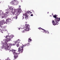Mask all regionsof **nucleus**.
Here are the masks:
<instances>
[{
  "instance_id": "f257e3e1",
  "label": "nucleus",
  "mask_w": 60,
  "mask_h": 60,
  "mask_svg": "<svg viewBox=\"0 0 60 60\" xmlns=\"http://www.w3.org/2000/svg\"><path fill=\"white\" fill-rule=\"evenodd\" d=\"M11 10H12V12L10 13L11 18H13L15 19H17L18 18V16L19 14H20V13L22 12L21 10H18V13H17V11L14 10L13 8H10Z\"/></svg>"
},
{
  "instance_id": "f03ea898",
  "label": "nucleus",
  "mask_w": 60,
  "mask_h": 60,
  "mask_svg": "<svg viewBox=\"0 0 60 60\" xmlns=\"http://www.w3.org/2000/svg\"><path fill=\"white\" fill-rule=\"evenodd\" d=\"M13 38L12 36H10L9 37V39L7 38L5 40V42H6L5 44V47L6 48L5 49L6 50H10V49H11V46H12V45L11 44H7V43L8 41H10Z\"/></svg>"
},
{
  "instance_id": "7ed1b4c3",
  "label": "nucleus",
  "mask_w": 60,
  "mask_h": 60,
  "mask_svg": "<svg viewBox=\"0 0 60 60\" xmlns=\"http://www.w3.org/2000/svg\"><path fill=\"white\" fill-rule=\"evenodd\" d=\"M52 16H53L54 18H55V20H53L52 23V24L54 26L56 25H57L58 24V21H60V18H58L57 17H56V16L54 15H53Z\"/></svg>"
},
{
  "instance_id": "20e7f679",
  "label": "nucleus",
  "mask_w": 60,
  "mask_h": 60,
  "mask_svg": "<svg viewBox=\"0 0 60 60\" xmlns=\"http://www.w3.org/2000/svg\"><path fill=\"white\" fill-rule=\"evenodd\" d=\"M10 51H11V52H12L13 53L14 55V57L16 59V58H17L18 57V54L17 53H16V51H15V50L12 49V50H10Z\"/></svg>"
},
{
  "instance_id": "39448f33",
  "label": "nucleus",
  "mask_w": 60,
  "mask_h": 60,
  "mask_svg": "<svg viewBox=\"0 0 60 60\" xmlns=\"http://www.w3.org/2000/svg\"><path fill=\"white\" fill-rule=\"evenodd\" d=\"M0 22L1 24H3L4 23L5 24L6 23L7 24H9V22H8V21L7 19H6L5 22L4 20H2V21H1Z\"/></svg>"
},
{
  "instance_id": "423d86ee",
  "label": "nucleus",
  "mask_w": 60,
  "mask_h": 60,
  "mask_svg": "<svg viewBox=\"0 0 60 60\" xmlns=\"http://www.w3.org/2000/svg\"><path fill=\"white\" fill-rule=\"evenodd\" d=\"M22 49H21V48H20L19 47L18 48V51L19 52H21V53H22L23 52V49L22 48H21Z\"/></svg>"
},
{
  "instance_id": "0eeeda50",
  "label": "nucleus",
  "mask_w": 60,
  "mask_h": 60,
  "mask_svg": "<svg viewBox=\"0 0 60 60\" xmlns=\"http://www.w3.org/2000/svg\"><path fill=\"white\" fill-rule=\"evenodd\" d=\"M20 48H23V45L22 44V43H21L20 45Z\"/></svg>"
},
{
  "instance_id": "6e6552de",
  "label": "nucleus",
  "mask_w": 60,
  "mask_h": 60,
  "mask_svg": "<svg viewBox=\"0 0 60 60\" xmlns=\"http://www.w3.org/2000/svg\"><path fill=\"white\" fill-rule=\"evenodd\" d=\"M29 43H28L26 44H25L23 46V48L24 47H25V46H28V45H29Z\"/></svg>"
},
{
  "instance_id": "1a4fd4ad",
  "label": "nucleus",
  "mask_w": 60,
  "mask_h": 60,
  "mask_svg": "<svg viewBox=\"0 0 60 60\" xmlns=\"http://www.w3.org/2000/svg\"><path fill=\"white\" fill-rule=\"evenodd\" d=\"M3 16H4V17H7L8 15L6 14V13H5L3 15Z\"/></svg>"
},
{
  "instance_id": "9d476101",
  "label": "nucleus",
  "mask_w": 60,
  "mask_h": 60,
  "mask_svg": "<svg viewBox=\"0 0 60 60\" xmlns=\"http://www.w3.org/2000/svg\"><path fill=\"white\" fill-rule=\"evenodd\" d=\"M26 28H29L30 26L28 25L27 24H26Z\"/></svg>"
},
{
  "instance_id": "9b49d317",
  "label": "nucleus",
  "mask_w": 60,
  "mask_h": 60,
  "mask_svg": "<svg viewBox=\"0 0 60 60\" xmlns=\"http://www.w3.org/2000/svg\"><path fill=\"white\" fill-rule=\"evenodd\" d=\"M13 4H16L17 3V2L16 1H12Z\"/></svg>"
},
{
  "instance_id": "f8f14e48",
  "label": "nucleus",
  "mask_w": 60,
  "mask_h": 60,
  "mask_svg": "<svg viewBox=\"0 0 60 60\" xmlns=\"http://www.w3.org/2000/svg\"><path fill=\"white\" fill-rule=\"evenodd\" d=\"M10 36H12H12H10L9 37V36H6L5 38H7V39H9V37H10Z\"/></svg>"
},
{
  "instance_id": "ddd939ff",
  "label": "nucleus",
  "mask_w": 60,
  "mask_h": 60,
  "mask_svg": "<svg viewBox=\"0 0 60 60\" xmlns=\"http://www.w3.org/2000/svg\"><path fill=\"white\" fill-rule=\"evenodd\" d=\"M17 42H15V43H13V44H12V45H15L16 44H17Z\"/></svg>"
},
{
  "instance_id": "4468645a",
  "label": "nucleus",
  "mask_w": 60,
  "mask_h": 60,
  "mask_svg": "<svg viewBox=\"0 0 60 60\" xmlns=\"http://www.w3.org/2000/svg\"><path fill=\"white\" fill-rule=\"evenodd\" d=\"M29 28H26V29L25 30V31H29Z\"/></svg>"
},
{
  "instance_id": "2eb2a0df",
  "label": "nucleus",
  "mask_w": 60,
  "mask_h": 60,
  "mask_svg": "<svg viewBox=\"0 0 60 60\" xmlns=\"http://www.w3.org/2000/svg\"><path fill=\"white\" fill-rule=\"evenodd\" d=\"M42 32H43V33H44V32H46V30H45L42 29Z\"/></svg>"
},
{
  "instance_id": "dca6fc26",
  "label": "nucleus",
  "mask_w": 60,
  "mask_h": 60,
  "mask_svg": "<svg viewBox=\"0 0 60 60\" xmlns=\"http://www.w3.org/2000/svg\"><path fill=\"white\" fill-rule=\"evenodd\" d=\"M6 14H9V10H7V11L6 12Z\"/></svg>"
},
{
  "instance_id": "f3484780",
  "label": "nucleus",
  "mask_w": 60,
  "mask_h": 60,
  "mask_svg": "<svg viewBox=\"0 0 60 60\" xmlns=\"http://www.w3.org/2000/svg\"><path fill=\"white\" fill-rule=\"evenodd\" d=\"M16 44L17 46V47H19V44L18 43Z\"/></svg>"
},
{
  "instance_id": "a211bd4d",
  "label": "nucleus",
  "mask_w": 60,
  "mask_h": 60,
  "mask_svg": "<svg viewBox=\"0 0 60 60\" xmlns=\"http://www.w3.org/2000/svg\"><path fill=\"white\" fill-rule=\"evenodd\" d=\"M31 40L32 39H30V38H29L28 40L29 42H30V41H31Z\"/></svg>"
},
{
  "instance_id": "6ab92c4d",
  "label": "nucleus",
  "mask_w": 60,
  "mask_h": 60,
  "mask_svg": "<svg viewBox=\"0 0 60 60\" xmlns=\"http://www.w3.org/2000/svg\"><path fill=\"white\" fill-rule=\"evenodd\" d=\"M7 20H8V22L9 23V22H10V21H11V20H10L9 19H7Z\"/></svg>"
},
{
  "instance_id": "aec40b11",
  "label": "nucleus",
  "mask_w": 60,
  "mask_h": 60,
  "mask_svg": "<svg viewBox=\"0 0 60 60\" xmlns=\"http://www.w3.org/2000/svg\"><path fill=\"white\" fill-rule=\"evenodd\" d=\"M19 39H18V40H17V41H16V42H17V43H19Z\"/></svg>"
},
{
  "instance_id": "412c9836",
  "label": "nucleus",
  "mask_w": 60,
  "mask_h": 60,
  "mask_svg": "<svg viewBox=\"0 0 60 60\" xmlns=\"http://www.w3.org/2000/svg\"><path fill=\"white\" fill-rule=\"evenodd\" d=\"M23 15L24 16H25V17H26V16L27 15H26V14H25L24 15V14H23Z\"/></svg>"
},
{
  "instance_id": "4be33fe9",
  "label": "nucleus",
  "mask_w": 60,
  "mask_h": 60,
  "mask_svg": "<svg viewBox=\"0 0 60 60\" xmlns=\"http://www.w3.org/2000/svg\"><path fill=\"white\" fill-rule=\"evenodd\" d=\"M28 18V17L27 15L25 17V19H27Z\"/></svg>"
},
{
  "instance_id": "5701e85b",
  "label": "nucleus",
  "mask_w": 60,
  "mask_h": 60,
  "mask_svg": "<svg viewBox=\"0 0 60 60\" xmlns=\"http://www.w3.org/2000/svg\"><path fill=\"white\" fill-rule=\"evenodd\" d=\"M45 33H47V34H49V32L48 31H45Z\"/></svg>"
},
{
  "instance_id": "b1692460",
  "label": "nucleus",
  "mask_w": 60,
  "mask_h": 60,
  "mask_svg": "<svg viewBox=\"0 0 60 60\" xmlns=\"http://www.w3.org/2000/svg\"><path fill=\"white\" fill-rule=\"evenodd\" d=\"M1 18H2V19H3V18H4V15H2L1 16Z\"/></svg>"
},
{
  "instance_id": "393cba45",
  "label": "nucleus",
  "mask_w": 60,
  "mask_h": 60,
  "mask_svg": "<svg viewBox=\"0 0 60 60\" xmlns=\"http://www.w3.org/2000/svg\"><path fill=\"white\" fill-rule=\"evenodd\" d=\"M38 28V29H39V30H41H41H42V28H41L40 27H39V28Z\"/></svg>"
},
{
  "instance_id": "a878e982",
  "label": "nucleus",
  "mask_w": 60,
  "mask_h": 60,
  "mask_svg": "<svg viewBox=\"0 0 60 60\" xmlns=\"http://www.w3.org/2000/svg\"><path fill=\"white\" fill-rule=\"evenodd\" d=\"M3 32H4V31L2 30H1V32L2 33H3Z\"/></svg>"
},
{
  "instance_id": "bb28decb",
  "label": "nucleus",
  "mask_w": 60,
  "mask_h": 60,
  "mask_svg": "<svg viewBox=\"0 0 60 60\" xmlns=\"http://www.w3.org/2000/svg\"><path fill=\"white\" fill-rule=\"evenodd\" d=\"M29 12H30V13H32V12H31V11H29Z\"/></svg>"
},
{
  "instance_id": "cd10ccee",
  "label": "nucleus",
  "mask_w": 60,
  "mask_h": 60,
  "mask_svg": "<svg viewBox=\"0 0 60 60\" xmlns=\"http://www.w3.org/2000/svg\"><path fill=\"white\" fill-rule=\"evenodd\" d=\"M31 16H33V14H31L30 15Z\"/></svg>"
},
{
  "instance_id": "c85d7f7f",
  "label": "nucleus",
  "mask_w": 60,
  "mask_h": 60,
  "mask_svg": "<svg viewBox=\"0 0 60 60\" xmlns=\"http://www.w3.org/2000/svg\"><path fill=\"white\" fill-rule=\"evenodd\" d=\"M29 12L28 11H27V13H28V14H29Z\"/></svg>"
},
{
  "instance_id": "c756f323",
  "label": "nucleus",
  "mask_w": 60,
  "mask_h": 60,
  "mask_svg": "<svg viewBox=\"0 0 60 60\" xmlns=\"http://www.w3.org/2000/svg\"><path fill=\"white\" fill-rule=\"evenodd\" d=\"M8 60H11L10 59H9V58H8Z\"/></svg>"
},
{
  "instance_id": "7c9ffc66",
  "label": "nucleus",
  "mask_w": 60,
  "mask_h": 60,
  "mask_svg": "<svg viewBox=\"0 0 60 60\" xmlns=\"http://www.w3.org/2000/svg\"><path fill=\"white\" fill-rule=\"evenodd\" d=\"M24 29V30H25V28H22V29Z\"/></svg>"
},
{
  "instance_id": "2f4dec72",
  "label": "nucleus",
  "mask_w": 60,
  "mask_h": 60,
  "mask_svg": "<svg viewBox=\"0 0 60 60\" xmlns=\"http://www.w3.org/2000/svg\"><path fill=\"white\" fill-rule=\"evenodd\" d=\"M22 19H24V17L22 16Z\"/></svg>"
},
{
  "instance_id": "473e14b6",
  "label": "nucleus",
  "mask_w": 60,
  "mask_h": 60,
  "mask_svg": "<svg viewBox=\"0 0 60 60\" xmlns=\"http://www.w3.org/2000/svg\"><path fill=\"white\" fill-rule=\"evenodd\" d=\"M58 16V15H56V17H57V16Z\"/></svg>"
},
{
  "instance_id": "72a5a7b5",
  "label": "nucleus",
  "mask_w": 60,
  "mask_h": 60,
  "mask_svg": "<svg viewBox=\"0 0 60 60\" xmlns=\"http://www.w3.org/2000/svg\"><path fill=\"white\" fill-rule=\"evenodd\" d=\"M49 13V12H47V13L48 14V13Z\"/></svg>"
},
{
  "instance_id": "f704fd0d",
  "label": "nucleus",
  "mask_w": 60,
  "mask_h": 60,
  "mask_svg": "<svg viewBox=\"0 0 60 60\" xmlns=\"http://www.w3.org/2000/svg\"><path fill=\"white\" fill-rule=\"evenodd\" d=\"M55 16H56V14L55 15H54Z\"/></svg>"
},
{
  "instance_id": "c9c22d12",
  "label": "nucleus",
  "mask_w": 60,
  "mask_h": 60,
  "mask_svg": "<svg viewBox=\"0 0 60 60\" xmlns=\"http://www.w3.org/2000/svg\"><path fill=\"white\" fill-rule=\"evenodd\" d=\"M20 28H19V30H20Z\"/></svg>"
},
{
  "instance_id": "e433bc0d",
  "label": "nucleus",
  "mask_w": 60,
  "mask_h": 60,
  "mask_svg": "<svg viewBox=\"0 0 60 60\" xmlns=\"http://www.w3.org/2000/svg\"><path fill=\"white\" fill-rule=\"evenodd\" d=\"M52 15L53 16H54V15H53V14H52Z\"/></svg>"
},
{
  "instance_id": "4c0bfd02",
  "label": "nucleus",
  "mask_w": 60,
  "mask_h": 60,
  "mask_svg": "<svg viewBox=\"0 0 60 60\" xmlns=\"http://www.w3.org/2000/svg\"><path fill=\"white\" fill-rule=\"evenodd\" d=\"M19 7H20V6H19Z\"/></svg>"
}]
</instances>
